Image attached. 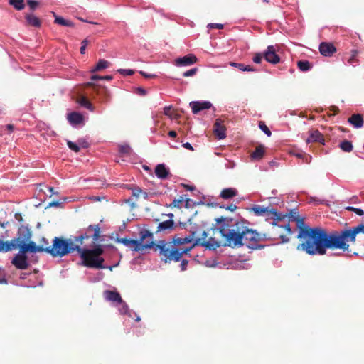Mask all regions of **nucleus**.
I'll return each mask as SVG.
<instances>
[{"label":"nucleus","mask_w":364,"mask_h":364,"mask_svg":"<svg viewBox=\"0 0 364 364\" xmlns=\"http://www.w3.org/2000/svg\"><path fill=\"white\" fill-rule=\"evenodd\" d=\"M195 232L185 237H173L170 241H154L153 233L149 230L143 228L140 230L138 239V252H145L149 249H153L154 252H159V255L164 263L179 262L183 255H186L196 246H203L206 249L215 250L221 246L218 239L210 236L207 241H201V239L194 240Z\"/></svg>","instance_id":"f257e3e1"},{"label":"nucleus","mask_w":364,"mask_h":364,"mask_svg":"<svg viewBox=\"0 0 364 364\" xmlns=\"http://www.w3.org/2000/svg\"><path fill=\"white\" fill-rule=\"evenodd\" d=\"M92 238L93 242L102 241L101 240V228L97 225H90L83 234L73 239H65L63 237H55L52 242V245L46 247V252L51 256L62 257L74 251H77L82 259L84 266L88 267H95L98 269L103 268L102 263L104 259L100 257L104 252L102 246L96 245L93 249L88 250L82 248L84 240Z\"/></svg>","instance_id":"f03ea898"},{"label":"nucleus","mask_w":364,"mask_h":364,"mask_svg":"<svg viewBox=\"0 0 364 364\" xmlns=\"http://www.w3.org/2000/svg\"><path fill=\"white\" fill-rule=\"evenodd\" d=\"M219 227L213 228V235L215 232L220 234L222 241H219L221 246L232 248L246 246L250 249L260 248L258 243L267 238V235H261L255 230L250 229L245 220L234 219L232 218H217L215 219Z\"/></svg>","instance_id":"7ed1b4c3"},{"label":"nucleus","mask_w":364,"mask_h":364,"mask_svg":"<svg viewBox=\"0 0 364 364\" xmlns=\"http://www.w3.org/2000/svg\"><path fill=\"white\" fill-rule=\"evenodd\" d=\"M297 237L302 242L297 246V250L305 252L307 255H325L326 254V230L320 228H301Z\"/></svg>","instance_id":"20e7f679"},{"label":"nucleus","mask_w":364,"mask_h":364,"mask_svg":"<svg viewBox=\"0 0 364 364\" xmlns=\"http://www.w3.org/2000/svg\"><path fill=\"white\" fill-rule=\"evenodd\" d=\"M359 233L364 234V223L341 231L335 230L328 232L326 230V250H341L343 252L348 251L350 247L348 242H355L356 235Z\"/></svg>","instance_id":"39448f33"},{"label":"nucleus","mask_w":364,"mask_h":364,"mask_svg":"<svg viewBox=\"0 0 364 364\" xmlns=\"http://www.w3.org/2000/svg\"><path fill=\"white\" fill-rule=\"evenodd\" d=\"M277 221L274 220L272 223V230L268 233L269 238L274 240L280 239L282 242H289V239L287 235H291L293 233L290 225L288 223L284 225H278Z\"/></svg>","instance_id":"423d86ee"},{"label":"nucleus","mask_w":364,"mask_h":364,"mask_svg":"<svg viewBox=\"0 0 364 364\" xmlns=\"http://www.w3.org/2000/svg\"><path fill=\"white\" fill-rule=\"evenodd\" d=\"M251 210L257 216H267L270 217L271 219L274 220H283L286 218V215L278 213L276 209L269 207H263L259 205H255Z\"/></svg>","instance_id":"0eeeda50"},{"label":"nucleus","mask_w":364,"mask_h":364,"mask_svg":"<svg viewBox=\"0 0 364 364\" xmlns=\"http://www.w3.org/2000/svg\"><path fill=\"white\" fill-rule=\"evenodd\" d=\"M31 234L29 231V230L26 229L25 230V234L23 237V243L21 246L20 252L24 254H26L27 252H46V247H43V245H36V244L33 242L30 241L28 243H26L25 242L31 238Z\"/></svg>","instance_id":"6e6552de"},{"label":"nucleus","mask_w":364,"mask_h":364,"mask_svg":"<svg viewBox=\"0 0 364 364\" xmlns=\"http://www.w3.org/2000/svg\"><path fill=\"white\" fill-rule=\"evenodd\" d=\"M85 86L90 88L92 90L91 94L96 95L102 102H107L109 100L110 93L107 87L92 82H87Z\"/></svg>","instance_id":"1a4fd4ad"},{"label":"nucleus","mask_w":364,"mask_h":364,"mask_svg":"<svg viewBox=\"0 0 364 364\" xmlns=\"http://www.w3.org/2000/svg\"><path fill=\"white\" fill-rule=\"evenodd\" d=\"M11 264L17 269L21 270L27 269L30 266L28 257L26 255V254L22 253L20 251L13 257L11 260Z\"/></svg>","instance_id":"9d476101"},{"label":"nucleus","mask_w":364,"mask_h":364,"mask_svg":"<svg viewBox=\"0 0 364 364\" xmlns=\"http://www.w3.org/2000/svg\"><path fill=\"white\" fill-rule=\"evenodd\" d=\"M189 105L194 114H197L203 110L208 109L212 107V103L209 101H192Z\"/></svg>","instance_id":"9b49d317"},{"label":"nucleus","mask_w":364,"mask_h":364,"mask_svg":"<svg viewBox=\"0 0 364 364\" xmlns=\"http://www.w3.org/2000/svg\"><path fill=\"white\" fill-rule=\"evenodd\" d=\"M285 215H287L286 218H288L289 221H295L296 223V226L299 228V231L301 230V228L307 227L305 225L304 218L299 216L296 210H290L289 213H286Z\"/></svg>","instance_id":"f8f14e48"},{"label":"nucleus","mask_w":364,"mask_h":364,"mask_svg":"<svg viewBox=\"0 0 364 364\" xmlns=\"http://www.w3.org/2000/svg\"><path fill=\"white\" fill-rule=\"evenodd\" d=\"M103 296L105 300L113 303L117 306L119 303L122 302L121 295L117 291L105 290L103 291Z\"/></svg>","instance_id":"ddd939ff"},{"label":"nucleus","mask_w":364,"mask_h":364,"mask_svg":"<svg viewBox=\"0 0 364 364\" xmlns=\"http://www.w3.org/2000/svg\"><path fill=\"white\" fill-rule=\"evenodd\" d=\"M264 59L272 63L277 64L280 61V58L276 53V50L273 46H269L264 53Z\"/></svg>","instance_id":"4468645a"},{"label":"nucleus","mask_w":364,"mask_h":364,"mask_svg":"<svg viewBox=\"0 0 364 364\" xmlns=\"http://www.w3.org/2000/svg\"><path fill=\"white\" fill-rule=\"evenodd\" d=\"M222 120L217 119L214 123L213 132L218 139H223L226 137V128L222 124Z\"/></svg>","instance_id":"2eb2a0df"},{"label":"nucleus","mask_w":364,"mask_h":364,"mask_svg":"<svg viewBox=\"0 0 364 364\" xmlns=\"http://www.w3.org/2000/svg\"><path fill=\"white\" fill-rule=\"evenodd\" d=\"M26 26L35 28H40L42 24L41 20L36 16L33 13H26L25 15Z\"/></svg>","instance_id":"dca6fc26"},{"label":"nucleus","mask_w":364,"mask_h":364,"mask_svg":"<svg viewBox=\"0 0 364 364\" xmlns=\"http://www.w3.org/2000/svg\"><path fill=\"white\" fill-rule=\"evenodd\" d=\"M197 62V58L193 54H188L176 60V65L178 66L191 65Z\"/></svg>","instance_id":"f3484780"},{"label":"nucleus","mask_w":364,"mask_h":364,"mask_svg":"<svg viewBox=\"0 0 364 364\" xmlns=\"http://www.w3.org/2000/svg\"><path fill=\"white\" fill-rule=\"evenodd\" d=\"M23 240L20 237H16L11 241L4 242V252H9L18 247L21 250Z\"/></svg>","instance_id":"a211bd4d"},{"label":"nucleus","mask_w":364,"mask_h":364,"mask_svg":"<svg viewBox=\"0 0 364 364\" xmlns=\"http://www.w3.org/2000/svg\"><path fill=\"white\" fill-rule=\"evenodd\" d=\"M319 51L324 56H331L336 49L332 43L323 42L319 46Z\"/></svg>","instance_id":"6ab92c4d"},{"label":"nucleus","mask_w":364,"mask_h":364,"mask_svg":"<svg viewBox=\"0 0 364 364\" xmlns=\"http://www.w3.org/2000/svg\"><path fill=\"white\" fill-rule=\"evenodd\" d=\"M154 171L156 176L162 180L166 179L171 175L168 168L164 164L156 165Z\"/></svg>","instance_id":"aec40b11"},{"label":"nucleus","mask_w":364,"mask_h":364,"mask_svg":"<svg viewBox=\"0 0 364 364\" xmlns=\"http://www.w3.org/2000/svg\"><path fill=\"white\" fill-rule=\"evenodd\" d=\"M348 122L355 128H361L363 126V119L361 114H354L348 118Z\"/></svg>","instance_id":"412c9836"},{"label":"nucleus","mask_w":364,"mask_h":364,"mask_svg":"<svg viewBox=\"0 0 364 364\" xmlns=\"http://www.w3.org/2000/svg\"><path fill=\"white\" fill-rule=\"evenodd\" d=\"M310 142H320L324 144L323 136L318 130H313L310 133L309 138L306 140V143Z\"/></svg>","instance_id":"4be33fe9"},{"label":"nucleus","mask_w":364,"mask_h":364,"mask_svg":"<svg viewBox=\"0 0 364 364\" xmlns=\"http://www.w3.org/2000/svg\"><path fill=\"white\" fill-rule=\"evenodd\" d=\"M238 192L235 188H228L221 191L220 196L225 200L232 198L237 195Z\"/></svg>","instance_id":"5701e85b"},{"label":"nucleus","mask_w":364,"mask_h":364,"mask_svg":"<svg viewBox=\"0 0 364 364\" xmlns=\"http://www.w3.org/2000/svg\"><path fill=\"white\" fill-rule=\"evenodd\" d=\"M68 119L71 124L77 125L83 122V117L80 113L73 112L68 114Z\"/></svg>","instance_id":"b1692460"},{"label":"nucleus","mask_w":364,"mask_h":364,"mask_svg":"<svg viewBox=\"0 0 364 364\" xmlns=\"http://www.w3.org/2000/svg\"><path fill=\"white\" fill-rule=\"evenodd\" d=\"M265 149L263 145H259L255 148V150L251 154V159L252 160H260L264 155Z\"/></svg>","instance_id":"393cba45"},{"label":"nucleus","mask_w":364,"mask_h":364,"mask_svg":"<svg viewBox=\"0 0 364 364\" xmlns=\"http://www.w3.org/2000/svg\"><path fill=\"white\" fill-rule=\"evenodd\" d=\"M76 102L82 107L89 109L90 111L94 110V107L89 100L85 96H80L77 98Z\"/></svg>","instance_id":"a878e982"},{"label":"nucleus","mask_w":364,"mask_h":364,"mask_svg":"<svg viewBox=\"0 0 364 364\" xmlns=\"http://www.w3.org/2000/svg\"><path fill=\"white\" fill-rule=\"evenodd\" d=\"M53 16L55 17V21H54L55 23H57V24H59L61 26H68V27L74 26V23L72 21L66 20L61 16H58L55 12H53Z\"/></svg>","instance_id":"bb28decb"},{"label":"nucleus","mask_w":364,"mask_h":364,"mask_svg":"<svg viewBox=\"0 0 364 364\" xmlns=\"http://www.w3.org/2000/svg\"><path fill=\"white\" fill-rule=\"evenodd\" d=\"M174 225V222L173 220H168L164 222H161L159 224L157 228V232L164 231L166 230H171L173 229Z\"/></svg>","instance_id":"cd10ccee"},{"label":"nucleus","mask_w":364,"mask_h":364,"mask_svg":"<svg viewBox=\"0 0 364 364\" xmlns=\"http://www.w3.org/2000/svg\"><path fill=\"white\" fill-rule=\"evenodd\" d=\"M164 114L168 116L171 119H178L181 115L172 109L171 106L165 107Z\"/></svg>","instance_id":"c85d7f7f"},{"label":"nucleus","mask_w":364,"mask_h":364,"mask_svg":"<svg viewBox=\"0 0 364 364\" xmlns=\"http://www.w3.org/2000/svg\"><path fill=\"white\" fill-rule=\"evenodd\" d=\"M299 69L302 72L309 71L311 68V63L308 60H299L297 62Z\"/></svg>","instance_id":"c756f323"},{"label":"nucleus","mask_w":364,"mask_h":364,"mask_svg":"<svg viewBox=\"0 0 364 364\" xmlns=\"http://www.w3.org/2000/svg\"><path fill=\"white\" fill-rule=\"evenodd\" d=\"M109 63L107 60L101 59L98 61L95 68L92 70V72H97L108 68Z\"/></svg>","instance_id":"7c9ffc66"},{"label":"nucleus","mask_w":364,"mask_h":364,"mask_svg":"<svg viewBox=\"0 0 364 364\" xmlns=\"http://www.w3.org/2000/svg\"><path fill=\"white\" fill-rule=\"evenodd\" d=\"M9 3L18 11H21L25 7L24 0H9Z\"/></svg>","instance_id":"2f4dec72"},{"label":"nucleus","mask_w":364,"mask_h":364,"mask_svg":"<svg viewBox=\"0 0 364 364\" xmlns=\"http://www.w3.org/2000/svg\"><path fill=\"white\" fill-rule=\"evenodd\" d=\"M340 148L346 152H350L353 150V144L350 141L345 140L340 144Z\"/></svg>","instance_id":"473e14b6"},{"label":"nucleus","mask_w":364,"mask_h":364,"mask_svg":"<svg viewBox=\"0 0 364 364\" xmlns=\"http://www.w3.org/2000/svg\"><path fill=\"white\" fill-rule=\"evenodd\" d=\"M183 196H181L179 198L174 199L173 202L169 205L170 208H181V203L183 202Z\"/></svg>","instance_id":"72a5a7b5"},{"label":"nucleus","mask_w":364,"mask_h":364,"mask_svg":"<svg viewBox=\"0 0 364 364\" xmlns=\"http://www.w3.org/2000/svg\"><path fill=\"white\" fill-rule=\"evenodd\" d=\"M259 129L263 131L268 136H270L272 135V132L268 128V127L265 124L264 122L260 121L259 122Z\"/></svg>","instance_id":"f704fd0d"},{"label":"nucleus","mask_w":364,"mask_h":364,"mask_svg":"<svg viewBox=\"0 0 364 364\" xmlns=\"http://www.w3.org/2000/svg\"><path fill=\"white\" fill-rule=\"evenodd\" d=\"M67 145L72 151L76 153L79 152L80 150L79 145L71 141H68Z\"/></svg>","instance_id":"c9c22d12"},{"label":"nucleus","mask_w":364,"mask_h":364,"mask_svg":"<svg viewBox=\"0 0 364 364\" xmlns=\"http://www.w3.org/2000/svg\"><path fill=\"white\" fill-rule=\"evenodd\" d=\"M119 241L126 245L132 244L134 246V250H136V240H128L127 238H122Z\"/></svg>","instance_id":"e433bc0d"},{"label":"nucleus","mask_w":364,"mask_h":364,"mask_svg":"<svg viewBox=\"0 0 364 364\" xmlns=\"http://www.w3.org/2000/svg\"><path fill=\"white\" fill-rule=\"evenodd\" d=\"M118 306H119V310L122 314H126L128 312V306L126 303L122 300V303H119Z\"/></svg>","instance_id":"4c0bfd02"},{"label":"nucleus","mask_w":364,"mask_h":364,"mask_svg":"<svg viewBox=\"0 0 364 364\" xmlns=\"http://www.w3.org/2000/svg\"><path fill=\"white\" fill-rule=\"evenodd\" d=\"M197 72H198V68H194L190 69V70L184 72L183 73V76L185 77L193 76L194 75L196 74Z\"/></svg>","instance_id":"58836bf2"},{"label":"nucleus","mask_w":364,"mask_h":364,"mask_svg":"<svg viewBox=\"0 0 364 364\" xmlns=\"http://www.w3.org/2000/svg\"><path fill=\"white\" fill-rule=\"evenodd\" d=\"M27 4L31 11H34L38 6L39 2L36 0H27Z\"/></svg>","instance_id":"ea45409f"},{"label":"nucleus","mask_w":364,"mask_h":364,"mask_svg":"<svg viewBox=\"0 0 364 364\" xmlns=\"http://www.w3.org/2000/svg\"><path fill=\"white\" fill-rule=\"evenodd\" d=\"M180 261H181V264H180L181 270L183 272L186 271L187 269L188 264L189 262L188 260L182 257L180 259Z\"/></svg>","instance_id":"a19ab883"},{"label":"nucleus","mask_w":364,"mask_h":364,"mask_svg":"<svg viewBox=\"0 0 364 364\" xmlns=\"http://www.w3.org/2000/svg\"><path fill=\"white\" fill-rule=\"evenodd\" d=\"M89 43H90V41H88L87 38H85V39H84L82 41L81 47H80V51L81 54H85V49H86L87 46L89 44Z\"/></svg>","instance_id":"79ce46f5"},{"label":"nucleus","mask_w":364,"mask_h":364,"mask_svg":"<svg viewBox=\"0 0 364 364\" xmlns=\"http://www.w3.org/2000/svg\"><path fill=\"white\" fill-rule=\"evenodd\" d=\"M130 147L128 145H121L119 146V152L122 154H128L130 152Z\"/></svg>","instance_id":"37998d69"},{"label":"nucleus","mask_w":364,"mask_h":364,"mask_svg":"<svg viewBox=\"0 0 364 364\" xmlns=\"http://www.w3.org/2000/svg\"><path fill=\"white\" fill-rule=\"evenodd\" d=\"M263 57L264 55H262L261 53H255L252 58V60L254 63L259 64L262 62Z\"/></svg>","instance_id":"c03bdc74"},{"label":"nucleus","mask_w":364,"mask_h":364,"mask_svg":"<svg viewBox=\"0 0 364 364\" xmlns=\"http://www.w3.org/2000/svg\"><path fill=\"white\" fill-rule=\"evenodd\" d=\"M118 72L124 75H132L134 74V70L131 69H119Z\"/></svg>","instance_id":"a18cd8bd"},{"label":"nucleus","mask_w":364,"mask_h":364,"mask_svg":"<svg viewBox=\"0 0 364 364\" xmlns=\"http://www.w3.org/2000/svg\"><path fill=\"white\" fill-rule=\"evenodd\" d=\"M141 75H142L143 77H144L145 78H147V79H151V78H154L156 77V75L154 74H149L144 71H142V70H140L138 72Z\"/></svg>","instance_id":"49530a36"},{"label":"nucleus","mask_w":364,"mask_h":364,"mask_svg":"<svg viewBox=\"0 0 364 364\" xmlns=\"http://www.w3.org/2000/svg\"><path fill=\"white\" fill-rule=\"evenodd\" d=\"M208 27L209 28L223 29L224 28V25L221 23H209Z\"/></svg>","instance_id":"de8ad7c7"},{"label":"nucleus","mask_w":364,"mask_h":364,"mask_svg":"<svg viewBox=\"0 0 364 364\" xmlns=\"http://www.w3.org/2000/svg\"><path fill=\"white\" fill-rule=\"evenodd\" d=\"M230 65L232 66V67L237 68L239 70H240L242 71H244V68H245V65L242 64V63H231Z\"/></svg>","instance_id":"09e8293b"},{"label":"nucleus","mask_w":364,"mask_h":364,"mask_svg":"<svg viewBox=\"0 0 364 364\" xmlns=\"http://www.w3.org/2000/svg\"><path fill=\"white\" fill-rule=\"evenodd\" d=\"M148 93V90L145 88L138 87V95L145 96Z\"/></svg>","instance_id":"8fccbe9b"},{"label":"nucleus","mask_w":364,"mask_h":364,"mask_svg":"<svg viewBox=\"0 0 364 364\" xmlns=\"http://www.w3.org/2000/svg\"><path fill=\"white\" fill-rule=\"evenodd\" d=\"M79 146H81L82 148L88 147V143L83 139H80L78 141Z\"/></svg>","instance_id":"3c124183"},{"label":"nucleus","mask_w":364,"mask_h":364,"mask_svg":"<svg viewBox=\"0 0 364 364\" xmlns=\"http://www.w3.org/2000/svg\"><path fill=\"white\" fill-rule=\"evenodd\" d=\"M237 208V207L235 204H230L225 208L226 210H230L231 212L235 211Z\"/></svg>","instance_id":"603ef678"},{"label":"nucleus","mask_w":364,"mask_h":364,"mask_svg":"<svg viewBox=\"0 0 364 364\" xmlns=\"http://www.w3.org/2000/svg\"><path fill=\"white\" fill-rule=\"evenodd\" d=\"M90 80H92V82H95V81L97 80H102V76H100L98 75H92L90 77Z\"/></svg>","instance_id":"864d4df0"},{"label":"nucleus","mask_w":364,"mask_h":364,"mask_svg":"<svg viewBox=\"0 0 364 364\" xmlns=\"http://www.w3.org/2000/svg\"><path fill=\"white\" fill-rule=\"evenodd\" d=\"M244 71L255 72L257 71V70L251 65H245Z\"/></svg>","instance_id":"5fc2aeb1"},{"label":"nucleus","mask_w":364,"mask_h":364,"mask_svg":"<svg viewBox=\"0 0 364 364\" xmlns=\"http://www.w3.org/2000/svg\"><path fill=\"white\" fill-rule=\"evenodd\" d=\"M182 146L185 149H187L191 150V151H193V146L188 142L183 143Z\"/></svg>","instance_id":"6e6d98bb"},{"label":"nucleus","mask_w":364,"mask_h":364,"mask_svg":"<svg viewBox=\"0 0 364 364\" xmlns=\"http://www.w3.org/2000/svg\"><path fill=\"white\" fill-rule=\"evenodd\" d=\"M43 244V247H48L49 246L48 244V240H46L45 237H43L41 241H40V245Z\"/></svg>","instance_id":"4d7b16f0"},{"label":"nucleus","mask_w":364,"mask_h":364,"mask_svg":"<svg viewBox=\"0 0 364 364\" xmlns=\"http://www.w3.org/2000/svg\"><path fill=\"white\" fill-rule=\"evenodd\" d=\"M354 213H356L358 215H364V211L360 208H355Z\"/></svg>","instance_id":"13d9d810"},{"label":"nucleus","mask_w":364,"mask_h":364,"mask_svg":"<svg viewBox=\"0 0 364 364\" xmlns=\"http://www.w3.org/2000/svg\"><path fill=\"white\" fill-rule=\"evenodd\" d=\"M140 195H142L144 198H146L147 196V193L146 192H144L141 188H138V198L140 196Z\"/></svg>","instance_id":"bf43d9fd"},{"label":"nucleus","mask_w":364,"mask_h":364,"mask_svg":"<svg viewBox=\"0 0 364 364\" xmlns=\"http://www.w3.org/2000/svg\"><path fill=\"white\" fill-rule=\"evenodd\" d=\"M168 136L172 138H176L177 136V133L176 131L171 130L168 133Z\"/></svg>","instance_id":"052dcab7"},{"label":"nucleus","mask_w":364,"mask_h":364,"mask_svg":"<svg viewBox=\"0 0 364 364\" xmlns=\"http://www.w3.org/2000/svg\"><path fill=\"white\" fill-rule=\"evenodd\" d=\"M208 232L203 231L201 237H199L198 239H201V241H205V240L208 237Z\"/></svg>","instance_id":"680f3d73"},{"label":"nucleus","mask_w":364,"mask_h":364,"mask_svg":"<svg viewBox=\"0 0 364 364\" xmlns=\"http://www.w3.org/2000/svg\"><path fill=\"white\" fill-rule=\"evenodd\" d=\"M184 187L186 188V190L188 191H193L195 189V187L194 186H189V185H184Z\"/></svg>","instance_id":"e2e57ef3"},{"label":"nucleus","mask_w":364,"mask_h":364,"mask_svg":"<svg viewBox=\"0 0 364 364\" xmlns=\"http://www.w3.org/2000/svg\"><path fill=\"white\" fill-rule=\"evenodd\" d=\"M6 129H7L10 132H11L14 130V125H12V124H8V125H6Z\"/></svg>","instance_id":"0e129e2a"},{"label":"nucleus","mask_w":364,"mask_h":364,"mask_svg":"<svg viewBox=\"0 0 364 364\" xmlns=\"http://www.w3.org/2000/svg\"><path fill=\"white\" fill-rule=\"evenodd\" d=\"M112 78L113 77L112 75L102 76V80H112Z\"/></svg>","instance_id":"69168bd1"},{"label":"nucleus","mask_w":364,"mask_h":364,"mask_svg":"<svg viewBox=\"0 0 364 364\" xmlns=\"http://www.w3.org/2000/svg\"><path fill=\"white\" fill-rule=\"evenodd\" d=\"M50 206H58L59 205V202L58 201H53L52 203H50L49 205Z\"/></svg>","instance_id":"338daca9"},{"label":"nucleus","mask_w":364,"mask_h":364,"mask_svg":"<svg viewBox=\"0 0 364 364\" xmlns=\"http://www.w3.org/2000/svg\"><path fill=\"white\" fill-rule=\"evenodd\" d=\"M0 251H4V241L0 240Z\"/></svg>","instance_id":"774afa93"}]
</instances>
